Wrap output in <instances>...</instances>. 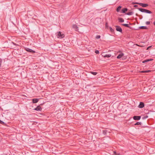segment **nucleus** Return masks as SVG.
<instances>
[{"instance_id": "nucleus-1", "label": "nucleus", "mask_w": 155, "mask_h": 155, "mask_svg": "<svg viewBox=\"0 0 155 155\" xmlns=\"http://www.w3.org/2000/svg\"><path fill=\"white\" fill-rule=\"evenodd\" d=\"M24 49L25 51L29 53H35V51L27 47H25Z\"/></svg>"}, {"instance_id": "nucleus-2", "label": "nucleus", "mask_w": 155, "mask_h": 155, "mask_svg": "<svg viewBox=\"0 0 155 155\" xmlns=\"http://www.w3.org/2000/svg\"><path fill=\"white\" fill-rule=\"evenodd\" d=\"M95 22L97 25L101 23V18H97L95 20Z\"/></svg>"}, {"instance_id": "nucleus-3", "label": "nucleus", "mask_w": 155, "mask_h": 155, "mask_svg": "<svg viewBox=\"0 0 155 155\" xmlns=\"http://www.w3.org/2000/svg\"><path fill=\"white\" fill-rule=\"evenodd\" d=\"M102 56L104 58H110L111 56V54H105V53H103L102 54Z\"/></svg>"}, {"instance_id": "nucleus-4", "label": "nucleus", "mask_w": 155, "mask_h": 155, "mask_svg": "<svg viewBox=\"0 0 155 155\" xmlns=\"http://www.w3.org/2000/svg\"><path fill=\"white\" fill-rule=\"evenodd\" d=\"M115 27L116 28V30L117 31H119L120 32H122V29L120 26L118 25H116V26Z\"/></svg>"}, {"instance_id": "nucleus-5", "label": "nucleus", "mask_w": 155, "mask_h": 155, "mask_svg": "<svg viewBox=\"0 0 155 155\" xmlns=\"http://www.w3.org/2000/svg\"><path fill=\"white\" fill-rule=\"evenodd\" d=\"M133 118L135 120H139L141 118V116H134L133 117Z\"/></svg>"}, {"instance_id": "nucleus-6", "label": "nucleus", "mask_w": 155, "mask_h": 155, "mask_svg": "<svg viewBox=\"0 0 155 155\" xmlns=\"http://www.w3.org/2000/svg\"><path fill=\"white\" fill-rule=\"evenodd\" d=\"M58 35L61 38H62L64 37V35L63 34H61L60 31H59L58 33Z\"/></svg>"}, {"instance_id": "nucleus-7", "label": "nucleus", "mask_w": 155, "mask_h": 155, "mask_svg": "<svg viewBox=\"0 0 155 155\" xmlns=\"http://www.w3.org/2000/svg\"><path fill=\"white\" fill-rule=\"evenodd\" d=\"M144 106V104L143 102H141L140 103V104L138 105V107L140 108L143 107Z\"/></svg>"}, {"instance_id": "nucleus-8", "label": "nucleus", "mask_w": 155, "mask_h": 155, "mask_svg": "<svg viewBox=\"0 0 155 155\" xmlns=\"http://www.w3.org/2000/svg\"><path fill=\"white\" fill-rule=\"evenodd\" d=\"M42 109L41 107L39 106H38L36 108L34 109V110L37 111H41Z\"/></svg>"}, {"instance_id": "nucleus-9", "label": "nucleus", "mask_w": 155, "mask_h": 155, "mask_svg": "<svg viewBox=\"0 0 155 155\" xmlns=\"http://www.w3.org/2000/svg\"><path fill=\"white\" fill-rule=\"evenodd\" d=\"M32 103H37L39 101V99L38 98H34L32 99Z\"/></svg>"}, {"instance_id": "nucleus-10", "label": "nucleus", "mask_w": 155, "mask_h": 155, "mask_svg": "<svg viewBox=\"0 0 155 155\" xmlns=\"http://www.w3.org/2000/svg\"><path fill=\"white\" fill-rule=\"evenodd\" d=\"M124 55V54L122 53H121L120 54H118V55L117 56V59H120L121 57L123 56Z\"/></svg>"}, {"instance_id": "nucleus-11", "label": "nucleus", "mask_w": 155, "mask_h": 155, "mask_svg": "<svg viewBox=\"0 0 155 155\" xmlns=\"http://www.w3.org/2000/svg\"><path fill=\"white\" fill-rule=\"evenodd\" d=\"M128 9L127 8H124L122 9V13H125L127 11Z\"/></svg>"}, {"instance_id": "nucleus-12", "label": "nucleus", "mask_w": 155, "mask_h": 155, "mask_svg": "<svg viewBox=\"0 0 155 155\" xmlns=\"http://www.w3.org/2000/svg\"><path fill=\"white\" fill-rule=\"evenodd\" d=\"M73 28H74L76 31H77L78 30V28L76 25H73Z\"/></svg>"}, {"instance_id": "nucleus-13", "label": "nucleus", "mask_w": 155, "mask_h": 155, "mask_svg": "<svg viewBox=\"0 0 155 155\" xmlns=\"http://www.w3.org/2000/svg\"><path fill=\"white\" fill-rule=\"evenodd\" d=\"M153 60V59L150 58V59H146V64L149 62H151Z\"/></svg>"}, {"instance_id": "nucleus-14", "label": "nucleus", "mask_w": 155, "mask_h": 155, "mask_svg": "<svg viewBox=\"0 0 155 155\" xmlns=\"http://www.w3.org/2000/svg\"><path fill=\"white\" fill-rule=\"evenodd\" d=\"M137 4H138L141 6H142L143 7H145V3H136Z\"/></svg>"}, {"instance_id": "nucleus-15", "label": "nucleus", "mask_w": 155, "mask_h": 155, "mask_svg": "<svg viewBox=\"0 0 155 155\" xmlns=\"http://www.w3.org/2000/svg\"><path fill=\"white\" fill-rule=\"evenodd\" d=\"M118 20L120 22H123L124 21V19L121 18H119Z\"/></svg>"}, {"instance_id": "nucleus-16", "label": "nucleus", "mask_w": 155, "mask_h": 155, "mask_svg": "<svg viewBox=\"0 0 155 155\" xmlns=\"http://www.w3.org/2000/svg\"><path fill=\"white\" fill-rule=\"evenodd\" d=\"M154 71L153 70H146V74L150 73V74H152V73Z\"/></svg>"}, {"instance_id": "nucleus-17", "label": "nucleus", "mask_w": 155, "mask_h": 155, "mask_svg": "<svg viewBox=\"0 0 155 155\" xmlns=\"http://www.w3.org/2000/svg\"><path fill=\"white\" fill-rule=\"evenodd\" d=\"M122 8V6H119L117 7V8L116 11L117 12H119L120 10L121 9V8Z\"/></svg>"}, {"instance_id": "nucleus-18", "label": "nucleus", "mask_w": 155, "mask_h": 155, "mask_svg": "<svg viewBox=\"0 0 155 155\" xmlns=\"http://www.w3.org/2000/svg\"><path fill=\"white\" fill-rule=\"evenodd\" d=\"M138 9L141 12H145V9L142 8H138Z\"/></svg>"}, {"instance_id": "nucleus-19", "label": "nucleus", "mask_w": 155, "mask_h": 155, "mask_svg": "<svg viewBox=\"0 0 155 155\" xmlns=\"http://www.w3.org/2000/svg\"><path fill=\"white\" fill-rule=\"evenodd\" d=\"M122 25L123 26H125V27H127V28H130V27L129 26L128 24H122Z\"/></svg>"}, {"instance_id": "nucleus-20", "label": "nucleus", "mask_w": 155, "mask_h": 155, "mask_svg": "<svg viewBox=\"0 0 155 155\" xmlns=\"http://www.w3.org/2000/svg\"><path fill=\"white\" fill-rule=\"evenodd\" d=\"M134 12H127V13H126V14L127 15H132L133 14Z\"/></svg>"}, {"instance_id": "nucleus-21", "label": "nucleus", "mask_w": 155, "mask_h": 155, "mask_svg": "<svg viewBox=\"0 0 155 155\" xmlns=\"http://www.w3.org/2000/svg\"><path fill=\"white\" fill-rule=\"evenodd\" d=\"M153 47H154V46H153V45H151V46H148V47H147V49H146V50H149L150 49H151Z\"/></svg>"}, {"instance_id": "nucleus-22", "label": "nucleus", "mask_w": 155, "mask_h": 155, "mask_svg": "<svg viewBox=\"0 0 155 155\" xmlns=\"http://www.w3.org/2000/svg\"><path fill=\"white\" fill-rule=\"evenodd\" d=\"M107 131L106 130H103V133L104 135H106L107 134Z\"/></svg>"}, {"instance_id": "nucleus-23", "label": "nucleus", "mask_w": 155, "mask_h": 155, "mask_svg": "<svg viewBox=\"0 0 155 155\" xmlns=\"http://www.w3.org/2000/svg\"><path fill=\"white\" fill-rule=\"evenodd\" d=\"M90 73L94 75H96L97 74V72L93 71H90Z\"/></svg>"}, {"instance_id": "nucleus-24", "label": "nucleus", "mask_w": 155, "mask_h": 155, "mask_svg": "<svg viewBox=\"0 0 155 155\" xmlns=\"http://www.w3.org/2000/svg\"><path fill=\"white\" fill-rule=\"evenodd\" d=\"M152 13L151 11L148 10L146 9V13L151 14Z\"/></svg>"}, {"instance_id": "nucleus-25", "label": "nucleus", "mask_w": 155, "mask_h": 155, "mask_svg": "<svg viewBox=\"0 0 155 155\" xmlns=\"http://www.w3.org/2000/svg\"><path fill=\"white\" fill-rule=\"evenodd\" d=\"M141 124V123L140 122H137L134 124V125H138Z\"/></svg>"}, {"instance_id": "nucleus-26", "label": "nucleus", "mask_w": 155, "mask_h": 155, "mask_svg": "<svg viewBox=\"0 0 155 155\" xmlns=\"http://www.w3.org/2000/svg\"><path fill=\"white\" fill-rule=\"evenodd\" d=\"M0 123L2 125H5V122H4L3 121L1 120H0Z\"/></svg>"}, {"instance_id": "nucleus-27", "label": "nucleus", "mask_w": 155, "mask_h": 155, "mask_svg": "<svg viewBox=\"0 0 155 155\" xmlns=\"http://www.w3.org/2000/svg\"><path fill=\"white\" fill-rule=\"evenodd\" d=\"M139 28L140 29H145V26H140Z\"/></svg>"}, {"instance_id": "nucleus-28", "label": "nucleus", "mask_w": 155, "mask_h": 155, "mask_svg": "<svg viewBox=\"0 0 155 155\" xmlns=\"http://www.w3.org/2000/svg\"><path fill=\"white\" fill-rule=\"evenodd\" d=\"M101 37V36L100 35H97L96 37V38L97 39L100 38Z\"/></svg>"}, {"instance_id": "nucleus-29", "label": "nucleus", "mask_w": 155, "mask_h": 155, "mask_svg": "<svg viewBox=\"0 0 155 155\" xmlns=\"http://www.w3.org/2000/svg\"><path fill=\"white\" fill-rule=\"evenodd\" d=\"M109 29L112 32L114 31V30L111 27H109Z\"/></svg>"}, {"instance_id": "nucleus-30", "label": "nucleus", "mask_w": 155, "mask_h": 155, "mask_svg": "<svg viewBox=\"0 0 155 155\" xmlns=\"http://www.w3.org/2000/svg\"><path fill=\"white\" fill-rule=\"evenodd\" d=\"M95 53L97 54H98L99 53V51L97 50H96L95 51Z\"/></svg>"}, {"instance_id": "nucleus-31", "label": "nucleus", "mask_w": 155, "mask_h": 155, "mask_svg": "<svg viewBox=\"0 0 155 155\" xmlns=\"http://www.w3.org/2000/svg\"><path fill=\"white\" fill-rule=\"evenodd\" d=\"M150 21H147L146 22V24H147V25H148L150 24Z\"/></svg>"}, {"instance_id": "nucleus-32", "label": "nucleus", "mask_w": 155, "mask_h": 155, "mask_svg": "<svg viewBox=\"0 0 155 155\" xmlns=\"http://www.w3.org/2000/svg\"><path fill=\"white\" fill-rule=\"evenodd\" d=\"M140 72L141 73H145V71H140Z\"/></svg>"}, {"instance_id": "nucleus-33", "label": "nucleus", "mask_w": 155, "mask_h": 155, "mask_svg": "<svg viewBox=\"0 0 155 155\" xmlns=\"http://www.w3.org/2000/svg\"><path fill=\"white\" fill-rule=\"evenodd\" d=\"M145 118V116H143L142 117V119H144Z\"/></svg>"}, {"instance_id": "nucleus-34", "label": "nucleus", "mask_w": 155, "mask_h": 155, "mask_svg": "<svg viewBox=\"0 0 155 155\" xmlns=\"http://www.w3.org/2000/svg\"><path fill=\"white\" fill-rule=\"evenodd\" d=\"M134 7H138V5H135L134 6Z\"/></svg>"}, {"instance_id": "nucleus-35", "label": "nucleus", "mask_w": 155, "mask_h": 155, "mask_svg": "<svg viewBox=\"0 0 155 155\" xmlns=\"http://www.w3.org/2000/svg\"><path fill=\"white\" fill-rule=\"evenodd\" d=\"M114 153L115 155H117L116 152V151H114Z\"/></svg>"}, {"instance_id": "nucleus-36", "label": "nucleus", "mask_w": 155, "mask_h": 155, "mask_svg": "<svg viewBox=\"0 0 155 155\" xmlns=\"http://www.w3.org/2000/svg\"><path fill=\"white\" fill-rule=\"evenodd\" d=\"M105 25H106V27H107V23H106Z\"/></svg>"}, {"instance_id": "nucleus-37", "label": "nucleus", "mask_w": 155, "mask_h": 155, "mask_svg": "<svg viewBox=\"0 0 155 155\" xmlns=\"http://www.w3.org/2000/svg\"><path fill=\"white\" fill-rule=\"evenodd\" d=\"M143 63H145V60H144L143 61V62H142Z\"/></svg>"}, {"instance_id": "nucleus-38", "label": "nucleus", "mask_w": 155, "mask_h": 155, "mask_svg": "<svg viewBox=\"0 0 155 155\" xmlns=\"http://www.w3.org/2000/svg\"><path fill=\"white\" fill-rule=\"evenodd\" d=\"M148 117V116L147 115H146V118H147Z\"/></svg>"}, {"instance_id": "nucleus-39", "label": "nucleus", "mask_w": 155, "mask_h": 155, "mask_svg": "<svg viewBox=\"0 0 155 155\" xmlns=\"http://www.w3.org/2000/svg\"><path fill=\"white\" fill-rule=\"evenodd\" d=\"M146 7H147V6H148V5L147 4H146Z\"/></svg>"}, {"instance_id": "nucleus-40", "label": "nucleus", "mask_w": 155, "mask_h": 155, "mask_svg": "<svg viewBox=\"0 0 155 155\" xmlns=\"http://www.w3.org/2000/svg\"><path fill=\"white\" fill-rule=\"evenodd\" d=\"M154 4L155 5V2H154Z\"/></svg>"}, {"instance_id": "nucleus-41", "label": "nucleus", "mask_w": 155, "mask_h": 155, "mask_svg": "<svg viewBox=\"0 0 155 155\" xmlns=\"http://www.w3.org/2000/svg\"><path fill=\"white\" fill-rule=\"evenodd\" d=\"M146 102H147V101H146L147 100H146Z\"/></svg>"}]
</instances>
